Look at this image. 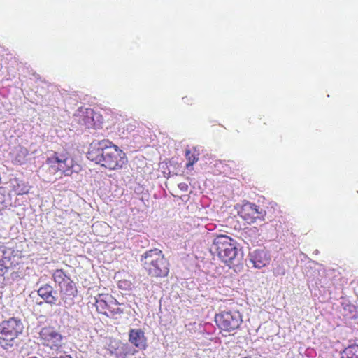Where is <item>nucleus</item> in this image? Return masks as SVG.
I'll use <instances>...</instances> for the list:
<instances>
[{
	"label": "nucleus",
	"instance_id": "obj_16",
	"mask_svg": "<svg viewBox=\"0 0 358 358\" xmlns=\"http://www.w3.org/2000/svg\"><path fill=\"white\" fill-rule=\"evenodd\" d=\"M78 121L80 124L87 128L92 127L94 125V110L91 108L85 109V111L82 112Z\"/></svg>",
	"mask_w": 358,
	"mask_h": 358
},
{
	"label": "nucleus",
	"instance_id": "obj_11",
	"mask_svg": "<svg viewBox=\"0 0 358 358\" xmlns=\"http://www.w3.org/2000/svg\"><path fill=\"white\" fill-rule=\"evenodd\" d=\"M249 261L257 268H262L271 261V257L268 251L264 249H255L249 252Z\"/></svg>",
	"mask_w": 358,
	"mask_h": 358
},
{
	"label": "nucleus",
	"instance_id": "obj_15",
	"mask_svg": "<svg viewBox=\"0 0 358 358\" xmlns=\"http://www.w3.org/2000/svg\"><path fill=\"white\" fill-rule=\"evenodd\" d=\"M52 278L59 288L72 280L70 275L63 269H56L52 273Z\"/></svg>",
	"mask_w": 358,
	"mask_h": 358
},
{
	"label": "nucleus",
	"instance_id": "obj_23",
	"mask_svg": "<svg viewBox=\"0 0 358 358\" xmlns=\"http://www.w3.org/2000/svg\"><path fill=\"white\" fill-rule=\"evenodd\" d=\"M257 232V229L256 227H253L249 229L247 231H245V234L248 236L254 235L256 237V236L258 235Z\"/></svg>",
	"mask_w": 358,
	"mask_h": 358
},
{
	"label": "nucleus",
	"instance_id": "obj_24",
	"mask_svg": "<svg viewBox=\"0 0 358 358\" xmlns=\"http://www.w3.org/2000/svg\"><path fill=\"white\" fill-rule=\"evenodd\" d=\"M178 187L182 192H187L189 187L188 185L185 182L179 183Z\"/></svg>",
	"mask_w": 358,
	"mask_h": 358
},
{
	"label": "nucleus",
	"instance_id": "obj_8",
	"mask_svg": "<svg viewBox=\"0 0 358 358\" xmlns=\"http://www.w3.org/2000/svg\"><path fill=\"white\" fill-rule=\"evenodd\" d=\"M94 301L96 310L108 317L121 315L124 312L120 308H114V306L121 303L109 294H99L94 297Z\"/></svg>",
	"mask_w": 358,
	"mask_h": 358
},
{
	"label": "nucleus",
	"instance_id": "obj_19",
	"mask_svg": "<svg viewBox=\"0 0 358 358\" xmlns=\"http://www.w3.org/2000/svg\"><path fill=\"white\" fill-rule=\"evenodd\" d=\"M185 156L187 159L188 160V162L186 164L187 169H189L190 167H192L194 165V164L196 163L199 159V158L194 155L192 154L189 150H186Z\"/></svg>",
	"mask_w": 358,
	"mask_h": 358
},
{
	"label": "nucleus",
	"instance_id": "obj_17",
	"mask_svg": "<svg viewBox=\"0 0 358 358\" xmlns=\"http://www.w3.org/2000/svg\"><path fill=\"white\" fill-rule=\"evenodd\" d=\"M341 358H358V344H352L342 352Z\"/></svg>",
	"mask_w": 358,
	"mask_h": 358
},
{
	"label": "nucleus",
	"instance_id": "obj_28",
	"mask_svg": "<svg viewBox=\"0 0 358 358\" xmlns=\"http://www.w3.org/2000/svg\"><path fill=\"white\" fill-rule=\"evenodd\" d=\"M245 358H248V357H245Z\"/></svg>",
	"mask_w": 358,
	"mask_h": 358
},
{
	"label": "nucleus",
	"instance_id": "obj_9",
	"mask_svg": "<svg viewBox=\"0 0 358 358\" xmlns=\"http://www.w3.org/2000/svg\"><path fill=\"white\" fill-rule=\"evenodd\" d=\"M37 293L45 303L50 305L51 306L62 305L58 290L55 289L49 283L41 285L38 287Z\"/></svg>",
	"mask_w": 358,
	"mask_h": 358
},
{
	"label": "nucleus",
	"instance_id": "obj_5",
	"mask_svg": "<svg viewBox=\"0 0 358 358\" xmlns=\"http://www.w3.org/2000/svg\"><path fill=\"white\" fill-rule=\"evenodd\" d=\"M46 162L55 171H61L64 176H71L73 172L78 173L80 170V166L76 164L68 152L64 151L54 152Z\"/></svg>",
	"mask_w": 358,
	"mask_h": 358
},
{
	"label": "nucleus",
	"instance_id": "obj_21",
	"mask_svg": "<svg viewBox=\"0 0 358 358\" xmlns=\"http://www.w3.org/2000/svg\"><path fill=\"white\" fill-rule=\"evenodd\" d=\"M15 192L17 194H27L29 192V187L24 184L17 183L15 187Z\"/></svg>",
	"mask_w": 358,
	"mask_h": 358
},
{
	"label": "nucleus",
	"instance_id": "obj_27",
	"mask_svg": "<svg viewBox=\"0 0 358 358\" xmlns=\"http://www.w3.org/2000/svg\"><path fill=\"white\" fill-rule=\"evenodd\" d=\"M3 195L1 194L0 195V203H3Z\"/></svg>",
	"mask_w": 358,
	"mask_h": 358
},
{
	"label": "nucleus",
	"instance_id": "obj_26",
	"mask_svg": "<svg viewBox=\"0 0 358 358\" xmlns=\"http://www.w3.org/2000/svg\"><path fill=\"white\" fill-rule=\"evenodd\" d=\"M22 358H38V357L34 355H27V356H24Z\"/></svg>",
	"mask_w": 358,
	"mask_h": 358
},
{
	"label": "nucleus",
	"instance_id": "obj_25",
	"mask_svg": "<svg viewBox=\"0 0 358 358\" xmlns=\"http://www.w3.org/2000/svg\"><path fill=\"white\" fill-rule=\"evenodd\" d=\"M52 355H50V358H71V357L70 355H60L59 357H51Z\"/></svg>",
	"mask_w": 358,
	"mask_h": 358
},
{
	"label": "nucleus",
	"instance_id": "obj_12",
	"mask_svg": "<svg viewBox=\"0 0 358 358\" xmlns=\"http://www.w3.org/2000/svg\"><path fill=\"white\" fill-rule=\"evenodd\" d=\"M129 341L139 350H145L147 339L144 331L141 329H131L129 332Z\"/></svg>",
	"mask_w": 358,
	"mask_h": 358
},
{
	"label": "nucleus",
	"instance_id": "obj_22",
	"mask_svg": "<svg viewBox=\"0 0 358 358\" xmlns=\"http://www.w3.org/2000/svg\"><path fill=\"white\" fill-rule=\"evenodd\" d=\"M258 213H259L254 215V223L257 222V220L263 221L264 220V217L266 215L265 210H264L262 208H259L258 206Z\"/></svg>",
	"mask_w": 358,
	"mask_h": 358
},
{
	"label": "nucleus",
	"instance_id": "obj_18",
	"mask_svg": "<svg viewBox=\"0 0 358 358\" xmlns=\"http://www.w3.org/2000/svg\"><path fill=\"white\" fill-rule=\"evenodd\" d=\"M136 352V350L129 344L123 345L120 352V353L122 355L123 357H125L129 355H134Z\"/></svg>",
	"mask_w": 358,
	"mask_h": 358
},
{
	"label": "nucleus",
	"instance_id": "obj_7",
	"mask_svg": "<svg viewBox=\"0 0 358 358\" xmlns=\"http://www.w3.org/2000/svg\"><path fill=\"white\" fill-rule=\"evenodd\" d=\"M215 321L221 330L230 332L238 329L243 320L238 311L225 310L215 315Z\"/></svg>",
	"mask_w": 358,
	"mask_h": 358
},
{
	"label": "nucleus",
	"instance_id": "obj_4",
	"mask_svg": "<svg viewBox=\"0 0 358 358\" xmlns=\"http://www.w3.org/2000/svg\"><path fill=\"white\" fill-rule=\"evenodd\" d=\"M24 329L20 318L10 317L0 323V346L4 350H9L17 345V338Z\"/></svg>",
	"mask_w": 358,
	"mask_h": 358
},
{
	"label": "nucleus",
	"instance_id": "obj_2",
	"mask_svg": "<svg viewBox=\"0 0 358 358\" xmlns=\"http://www.w3.org/2000/svg\"><path fill=\"white\" fill-rule=\"evenodd\" d=\"M210 250L213 255H217L229 267L238 265L243 257L236 241L226 235L217 236L213 239Z\"/></svg>",
	"mask_w": 358,
	"mask_h": 358
},
{
	"label": "nucleus",
	"instance_id": "obj_1",
	"mask_svg": "<svg viewBox=\"0 0 358 358\" xmlns=\"http://www.w3.org/2000/svg\"><path fill=\"white\" fill-rule=\"evenodd\" d=\"M87 157L110 170L122 169L127 162L126 154L108 139L92 141Z\"/></svg>",
	"mask_w": 358,
	"mask_h": 358
},
{
	"label": "nucleus",
	"instance_id": "obj_20",
	"mask_svg": "<svg viewBox=\"0 0 358 358\" xmlns=\"http://www.w3.org/2000/svg\"><path fill=\"white\" fill-rule=\"evenodd\" d=\"M118 288L122 290H130L132 287L131 281L127 280H120L117 283Z\"/></svg>",
	"mask_w": 358,
	"mask_h": 358
},
{
	"label": "nucleus",
	"instance_id": "obj_13",
	"mask_svg": "<svg viewBox=\"0 0 358 358\" xmlns=\"http://www.w3.org/2000/svg\"><path fill=\"white\" fill-rule=\"evenodd\" d=\"M238 215L247 223H254V215L259 214L258 206L255 203L247 202L243 204L238 211Z\"/></svg>",
	"mask_w": 358,
	"mask_h": 358
},
{
	"label": "nucleus",
	"instance_id": "obj_3",
	"mask_svg": "<svg viewBox=\"0 0 358 358\" xmlns=\"http://www.w3.org/2000/svg\"><path fill=\"white\" fill-rule=\"evenodd\" d=\"M138 261L148 275L152 278H164L169 273V261L158 248L146 250L140 255Z\"/></svg>",
	"mask_w": 358,
	"mask_h": 358
},
{
	"label": "nucleus",
	"instance_id": "obj_14",
	"mask_svg": "<svg viewBox=\"0 0 358 358\" xmlns=\"http://www.w3.org/2000/svg\"><path fill=\"white\" fill-rule=\"evenodd\" d=\"M28 150L21 145L15 147L10 152L12 162L17 165H21L26 162Z\"/></svg>",
	"mask_w": 358,
	"mask_h": 358
},
{
	"label": "nucleus",
	"instance_id": "obj_6",
	"mask_svg": "<svg viewBox=\"0 0 358 358\" xmlns=\"http://www.w3.org/2000/svg\"><path fill=\"white\" fill-rule=\"evenodd\" d=\"M38 339L41 345L45 348L49 355H54L60 350L63 344L64 336L52 327H43L39 333Z\"/></svg>",
	"mask_w": 358,
	"mask_h": 358
},
{
	"label": "nucleus",
	"instance_id": "obj_10",
	"mask_svg": "<svg viewBox=\"0 0 358 358\" xmlns=\"http://www.w3.org/2000/svg\"><path fill=\"white\" fill-rule=\"evenodd\" d=\"M59 295L62 306L66 308L71 306L74 303V298L77 296L78 289L73 280L59 287Z\"/></svg>",
	"mask_w": 358,
	"mask_h": 358
}]
</instances>
